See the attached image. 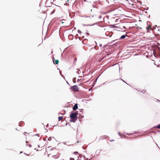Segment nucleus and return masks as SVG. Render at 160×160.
<instances>
[{"instance_id":"f257e3e1","label":"nucleus","mask_w":160,"mask_h":160,"mask_svg":"<svg viewBox=\"0 0 160 160\" xmlns=\"http://www.w3.org/2000/svg\"><path fill=\"white\" fill-rule=\"evenodd\" d=\"M78 115V113L77 112H73L71 113L70 117L72 122H74L77 120Z\"/></svg>"},{"instance_id":"f03ea898","label":"nucleus","mask_w":160,"mask_h":160,"mask_svg":"<svg viewBox=\"0 0 160 160\" xmlns=\"http://www.w3.org/2000/svg\"><path fill=\"white\" fill-rule=\"evenodd\" d=\"M93 15H91L90 17H87L84 19V21L86 23H88L89 25L92 24V22L93 20Z\"/></svg>"},{"instance_id":"7ed1b4c3","label":"nucleus","mask_w":160,"mask_h":160,"mask_svg":"<svg viewBox=\"0 0 160 160\" xmlns=\"http://www.w3.org/2000/svg\"><path fill=\"white\" fill-rule=\"evenodd\" d=\"M55 4L59 5L63 3V0H53Z\"/></svg>"},{"instance_id":"20e7f679","label":"nucleus","mask_w":160,"mask_h":160,"mask_svg":"<svg viewBox=\"0 0 160 160\" xmlns=\"http://www.w3.org/2000/svg\"><path fill=\"white\" fill-rule=\"evenodd\" d=\"M55 154H56V155H55L53 156H52V158L54 159H57L60 157V154H58V152H55Z\"/></svg>"},{"instance_id":"39448f33","label":"nucleus","mask_w":160,"mask_h":160,"mask_svg":"<svg viewBox=\"0 0 160 160\" xmlns=\"http://www.w3.org/2000/svg\"><path fill=\"white\" fill-rule=\"evenodd\" d=\"M72 89L74 91H77L78 88L77 85H74L72 87Z\"/></svg>"},{"instance_id":"423d86ee","label":"nucleus","mask_w":160,"mask_h":160,"mask_svg":"<svg viewBox=\"0 0 160 160\" xmlns=\"http://www.w3.org/2000/svg\"><path fill=\"white\" fill-rule=\"evenodd\" d=\"M83 3L85 5H89L91 4V3L89 2L86 1V0H84L83 2Z\"/></svg>"},{"instance_id":"0eeeda50","label":"nucleus","mask_w":160,"mask_h":160,"mask_svg":"<svg viewBox=\"0 0 160 160\" xmlns=\"http://www.w3.org/2000/svg\"><path fill=\"white\" fill-rule=\"evenodd\" d=\"M78 108V106L77 104H75L73 107V110L75 111Z\"/></svg>"},{"instance_id":"6e6552de","label":"nucleus","mask_w":160,"mask_h":160,"mask_svg":"<svg viewBox=\"0 0 160 160\" xmlns=\"http://www.w3.org/2000/svg\"><path fill=\"white\" fill-rule=\"evenodd\" d=\"M151 28L150 25H149L146 28L147 30V32H149V30H151Z\"/></svg>"},{"instance_id":"1a4fd4ad","label":"nucleus","mask_w":160,"mask_h":160,"mask_svg":"<svg viewBox=\"0 0 160 160\" xmlns=\"http://www.w3.org/2000/svg\"><path fill=\"white\" fill-rule=\"evenodd\" d=\"M55 152H57V151H53L52 152L51 154L52 155V156H54V155H56V154H55Z\"/></svg>"},{"instance_id":"9d476101","label":"nucleus","mask_w":160,"mask_h":160,"mask_svg":"<svg viewBox=\"0 0 160 160\" xmlns=\"http://www.w3.org/2000/svg\"><path fill=\"white\" fill-rule=\"evenodd\" d=\"M87 39H84L82 41V42L84 44H85L86 43H87Z\"/></svg>"},{"instance_id":"9b49d317","label":"nucleus","mask_w":160,"mask_h":160,"mask_svg":"<svg viewBox=\"0 0 160 160\" xmlns=\"http://www.w3.org/2000/svg\"><path fill=\"white\" fill-rule=\"evenodd\" d=\"M125 35H123L120 38V39H122L124 38H125Z\"/></svg>"},{"instance_id":"f8f14e48","label":"nucleus","mask_w":160,"mask_h":160,"mask_svg":"<svg viewBox=\"0 0 160 160\" xmlns=\"http://www.w3.org/2000/svg\"><path fill=\"white\" fill-rule=\"evenodd\" d=\"M55 62L56 64H58L59 63V60H55Z\"/></svg>"},{"instance_id":"ddd939ff","label":"nucleus","mask_w":160,"mask_h":160,"mask_svg":"<svg viewBox=\"0 0 160 160\" xmlns=\"http://www.w3.org/2000/svg\"><path fill=\"white\" fill-rule=\"evenodd\" d=\"M58 118V120H59V121H61V120H62V118H63V117L62 116V117H59Z\"/></svg>"},{"instance_id":"4468645a","label":"nucleus","mask_w":160,"mask_h":160,"mask_svg":"<svg viewBox=\"0 0 160 160\" xmlns=\"http://www.w3.org/2000/svg\"><path fill=\"white\" fill-rule=\"evenodd\" d=\"M89 33H86L85 34V36H88L89 35Z\"/></svg>"},{"instance_id":"2eb2a0df","label":"nucleus","mask_w":160,"mask_h":160,"mask_svg":"<svg viewBox=\"0 0 160 160\" xmlns=\"http://www.w3.org/2000/svg\"><path fill=\"white\" fill-rule=\"evenodd\" d=\"M63 0V3H63V1H64L66 2H69L68 1H69V0Z\"/></svg>"},{"instance_id":"dca6fc26","label":"nucleus","mask_w":160,"mask_h":160,"mask_svg":"<svg viewBox=\"0 0 160 160\" xmlns=\"http://www.w3.org/2000/svg\"><path fill=\"white\" fill-rule=\"evenodd\" d=\"M156 128L160 129V125H159L158 126H156Z\"/></svg>"},{"instance_id":"f3484780","label":"nucleus","mask_w":160,"mask_h":160,"mask_svg":"<svg viewBox=\"0 0 160 160\" xmlns=\"http://www.w3.org/2000/svg\"><path fill=\"white\" fill-rule=\"evenodd\" d=\"M146 92V91L145 90H143L142 91V92L143 93H145Z\"/></svg>"},{"instance_id":"a211bd4d","label":"nucleus","mask_w":160,"mask_h":160,"mask_svg":"<svg viewBox=\"0 0 160 160\" xmlns=\"http://www.w3.org/2000/svg\"><path fill=\"white\" fill-rule=\"evenodd\" d=\"M51 139H52L51 138H48V140L49 141H50L51 140Z\"/></svg>"},{"instance_id":"6ab92c4d","label":"nucleus","mask_w":160,"mask_h":160,"mask_svg":"<svg viewBox=\"0 0 160 160\" xmlns=\"http://www.w3.org/2000/svg\"><path fill=\"white\" fill-rule=\"evenodd\" d=\"M70 160H74V159L73 158H71Z\"/></svg>"},{"instance_id":"aec40b11","label":"nucleus","mask_w":160,"mask_h":160,"mask_svg":"<svg viewBox=\"0 0 160 160\" xmlns=\"http://www.w3.org/2000/svg\"><path fill=\"white\" fill-rule=\"evenodd\" d=\"M26 133H27V132H25L24 133H23V134H24V135H26Z\"/></svg>"},{"instance_id":"412c9836","label":"nucleus","mask_w":160,"mask_h":160,"mask_svg":"<svg viewBox=\"0 0 160 160\" xmlns=\"http://www.w3.org/2000/svg\"><path fill=\"white\" fill-rule=\"evenodd\" d=\"M36 135H37L38 137H39L40 136L39 134H37Z\"/></svg>"},{"instance_id":"4be33fe9","label":"nucleus","mask_w":160,"mask_h":160,"mask_svg":"<svg viewBox=\"0 0 160 160\" xmlns=\"http://www.w3.org/2000/svg\"><path fill=\"white\" fill-rule=\"evenodd\" d=\"M28 146H29V147H32V145H31V144H29V145H28Z\"/></svg>"},{"instance_id":"5701e85b","label":"nucleus","mask_w":160,"mask_h":160,"mask_svg":"<svg viewBox=\"0 0 160 160\" xmlns=\"http://www.w3.org/2000/svg\"><path fill=\"white\" fill-rule=\"evenodd\" d=\"M123 27L124 28H126V27L125 26H123Z\"/></svg>"},{"instance_id":"b1692460","label":"nucleus","mask_w":160,"mask_h":160,"mask_svg":"<svg viewBox=\"0 0 160 160\" xmlns=\"http://www.w3.org/2000/svg\"><path fill=\"white\" fill-rule=\"evenodd\" d=\"M28 142V141H26V143H27Z\"/></svg>"},{"instance_id":"393cba45","label":"nucleus","mask_w":160,"mask_h":160,"mask_svg":"<svg viewBox=\"0 0 160 160\" xmlns=\"http://www.w3.org/2000/svg\"><path fill=\"white\" fill-rule=\"evenodd\" d=\"M75 153H78V152H75Z\"/></svg>"},{"instance_id":"a878e982","label":"nucleus","mask_w":160,"mask_h":160,"mask_svg":"<svg viewBox=\"0 0 160 160\" xmlns=\"http://www.w3.org/2000/svg\"><path fill=\"white\" fill-rule=\"evenodd\" d=\"M75 153H78V152H75Z\"/></svg>"},{"instance_id":"bb28decb","label":"nucleus","mask_w":160,"mask_h":160,"mask_svg":"<svg viewBox=\"0 0 160 160\" xmlns=\"http://www.w3.org/2000/svg\"><path fill=\"white\" fill-rule=\"evenodd\" d=\"M75 153H78V152H75Z\"/></svg>"}]
</instances>
